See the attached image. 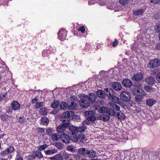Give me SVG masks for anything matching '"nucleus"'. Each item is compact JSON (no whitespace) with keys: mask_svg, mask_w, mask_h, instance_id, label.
I'll use <instances>...</instances> for the list:
<instances>
[{"mask_svg":"<svg viewBox=\"0 0 160 160\" xmlns=\"http://www.w3.org/2000/svg\"><path fill=\"white\" fill-rule=\"evenodd\" d=\"M81 85L79 84L75 85L72 87H70L65 89L66 96L68 97L69 100H78V98L75 95H71L73 94V92H76L81 88Z\"/></svg>","mask_w":160,"mask_h":160,"instance_id":"nucleus-1","label":"nucleus"},{"mask_svg":"<svg viewBox=\"0 0 160 160\" xmlns=\"http://www.w3.org/2000/svg\"><path fill=\"white\" fill-rule=\"evenodd\" d=\"M74 111H67L64 112L61 116L60 120L63 123H69L71 120V117H73L74 115Z\"/></svg>","mask_w":160,"mask_h":160,"instance_id":"nucleus-2","label":"nucleus"},{"mask_svg":"<svg viewBox=\"0 0 160 160\" xmlns=\"http://www.w3.org/2000/svg\"><path fill=\"white\" fill-rule=\"evenodd\" d=\"M133 93L136 95V100H141L146 94L145 92L141 89H135L133 90Z\"/></svg>","mask_w":160,"mask_h":160,"instance_id":"nucleus-3","label":"nucleus"},{"mask_svg":"<svg viewBox=\"0 0 160 160\" xmlns=\"http://www.w3.org/2000/svg\"><path fill=\"white\" fill-rule=\"evenodd\" d=\"M98 112L101 113H105L108 114L110 116H113L116 114L114 110L110 109L106 107H102L98 109Z\"/></svg>","mask_w":160,"mask_h":160,"instance_id":"nucleus-4","label":"nucleus"},{"mask_svg":"<svg viewBox=\"0 0 160 160\" xmlns=\"http://www.w3.org/2000/svg\"><path fill=\"white\" fill-rule=\"evenodd\" d=\"M65 88H57L54 90L53 92V97L55 98L54 100H56V99H61V93L65 92Z\"/></svg>","mask_w":160,"mask_h":160,"instance_id":"nucleus-5","label":"nucleus"},{"mask_svg":"<svg viewBox=\"0 0 160 160\" xmlns=\"http://www.w3.org/2000/svg\"><path fill=\"white\" fill-rule=\"evenodd\" d=\"M160 66V60L158 58H155L149 61L148 67L150 68H157Z\"/></svg>","mask_w":160,"mask_h":160,"instance_id":"nucleus-6","label":"nucleus"},{"mask_svg":"<svg viewBox=\"0 0 160 160\" xmlns=\"http://www.w3.org/2000/svg\"><path fill=\"white\" fill-rule=\"evenodd\" d=\"M69 125L70 124L69 123H62L57 127V131L60 133L64 132L68 129Z\"/></svg>","mask_w":160,"mask_h":160,"instance_id":"nucleus-7","label":"nucleus"},{"mask_svg":"<svg viewBox=\"0 0 160 160\" xmlns=\"http://www.w3.org/2000/svg\"><path fill=\"white\" fill-rule=\"evenodd\" d=\"M40 90L35 91L32 95V100H42V92Z\"/></svg>","mask_w":160,"mask_h":160,"instance_id":"nucleus-8","label":"nucleus"},{"mask_svg":"<svg viewBox=\"0 0 160 160\" xmlns=\"http://www.w3.org/2000/svg\"><path fill=\"white\" fill-rule=\"evenodd\" d=\"M85 114L88 117L87 119L88 121L93 122L96 120V118L92 111H86Z\"/></svg>","mask_w":160,"mask_h":160,"instance_id":"nucleus-9","label":"nucleus"},{"mask_svg":"<svg viewBox=\"0 0 160 160\" xmlns=\"http://www.w3.org/2000/svg\"><path fill=\"white\" fill-rule=\"evenodd\" d=\"M67 34V31L63 29L60 30L58 32V37L61 41L65 39Z\"/></svg>","mask_w":160,"mask_h":160,"instance_id":"nucleus-10","label":"nucleus"},{"mask_svg":"<svg viewBox=\"0 0 160 160\" xmlns=\"http://www.w3.org/2000/svg\"><path fill=\"white\" fill-rule=\"evenodd\" d=\"M120 98L121 100H130L131 98L130 93L126 91H123L121 94Z\"/></svg>","mask_w":160,"mask_h":160,"instance_id":"nucleus-11","label":"nucleus"},{"mask_svg":"<svg viewBox=\"0 0 160 160\" xmlns=\"http://www.w3.org/2000/svg\"><path fill=\"white\" fill-rule=\"evenodd\" d=\"M15 150V149L13 147H10L2 152L1 154L2 156L4 157L6 155L13 152Z\"/></svg>","mask_w":160,"mask_h":160,"instance_id":"nucleus-12","label":"nucleus"},{"mask_svg":"<svg viewBox=\"0 0 160 160\" xmlns=\"http://www.w3.org/2000/svg\"><path fill=\"white\" fill-rule=\"evenodd\" d=\"M60 139L63 142L66 143H69L71 140L69 136L65 134H63L61 136Z\"/></svg>","mask_w":160,"mask_h":160,"instance_id":"nucleus-13","label":"nucleus"},{"mask_svg":"<svg viewBox=\"0 0 160 160\" xmlns=\"http://www.w3.org/2000/svg\"><path fill=\"white\" fill-rule=\"evenodd\" d=\"M114 92L112 88H106L105 89L103 93L104 95H106L109 97H111L113 95H114Z\"/></svg>","mask_w":160,"mask_h":160,"instance_id":"nucleus-14","label":"nucleus"},{"mask_svg":"<svg viewBox=\"0 0 160 160\" xmlns=\"http://www.w3.org/2000/svg\"><path fill=\"white\" fill-rule=\"evenodd\" d=\"M143 78V74L142 73H138L134 75L132 77L133 80L138 81L142 80Z\"/></svg>","mask_w":160,"mask_h":160,"instance_id":"nucleus-15","label":"nucleus"},{"mask_svg":"<svg viewBox=\"0 0 160 160\" xmlns=\"http://www.w3.org/2000/svg\"><path fill=\"white\" fill-rule=\"evenodd\" d=\"M122 84L125 87L130 88L132 86V84L131 81L130 80L125 79L122 81Z\"/></svg>","mask_w":160,"mask_h":160,"instance_id":"nucleus-16","label":"nucleus"},{"mask_svg":"<svg viewBox=\"0 0 160 160\" xmlns=\"http://www.w3.org/2000/svg\"><path fill=\"white\" fill-rule=\"evenodd\" d=\"M12 108L14 110L19 109L20 108V103L17 101H13L11 104Z\"/></svg>","mask_w":160,"mask_h":160,"instance_id":"nucleus-17","label":"nucleus"},{"mask_svg":"<svg viewBox=\"0 0 160 160\" xmlns=\"http://www.w3.org/2000/svg\"><path fill=\"white\" fill-rule=\"evenodd\" d=\"M145 81L148 84L150 85L153 84L156 82L155 78L152 77H149L146 78Z\"/></svg>","mask_w":160,"mask_h":160,"instance_id":"nucleus-18","label":"nucleus"},{"mask_svg":"<svg viewBox=\"0 0 160 160\" xmlns=\"http://www.w3.org/2000/svg\"><path fill=\"white\" fill-rule=\"evenodd\" d=\"M122 87L121 84L117 82L113 83L112 84V87L113 89L116 91L120 90L122 88Z\"/></svg>","mask_w":160,"mask_h":160,"instance_id":"nucleus-19","label":"nucleus"},{"mask_svg":"<svg viewBox=\"0 0 160 160\" xmlns=\"http://www.w3.org/2000/svg\"><path fill=\"white\" fill-rule=\"evenodd\" d=\"M79 102L80 106L84 108L88 107L90 104L88 101H79Z\"/></svg>","mask_w":160,"mask_h":160,"instance_id":"nucleus-20","label":"nucleus"},{"mask_svg":"<svg viewBox=\"0 0 160 160\" xmlns=\"http://www.w3.org/2000/svg\"><path fill=\"white\" fill-rule=\"evenodd\" d=\"M32 156L34 158L37 157L39 158H41L43 157V155L41 152L39 151H36L33 152Z\"/></svg>","mask_w":160,"mask_h":160,"instance_id":"nucleus-21","label":"nucleus"},{"mask_svg":"<svg viewBox=\"0 0 160 160\" xmlns=\"http://www.w3.org/2000/svg\"><path fill=\"white\" fill-rule=\"evenodd\" d=\"M40 92H42V98L44 100L47 99L48 97V95H47L48 93L49 92V91L47 89H44L42 90H41Z\"/></svg>","mask_w":160,"mask_h":160,"instance_id":"nucleus-22","label":"nucleus"},{"mask_svg":"<svg viewBox=\"0 0 160 160\" xmlns=\"http://www.w3.org/2000/svg\"><path fill=\"white\" fill-rule=\"evenodd\" d=\"M87 154L89 157L91 158H93L96 156V153L95 151L92 149L88 151Z\"/></svg>","mask_w":160,"mask_h":160,"instance_id":"nucleus-23","label":"nucleus"},{"mask_svg":"<svg viewBox=\"0 0 160 160\" xmlns=\"http://www.w3.org/2000/svg\"><path fill=\"white\" fill-rule=\"evenodd\" d=\"M115 102H110L109 103V104L110 105V106L113 108L116 111H119L120 108L118 105L115 103Z\"/></svg>","mask_w":160,"mask_h":160,"instance_id":"nucleus-24","label":"nucleus"},{"mask_svg":"<svg viewBox=\"0 0 160 160\" xmlns=\"http://www.w3.org/2000/svg\"><path fill=\"white\" fill-rule=\"evenodd\" d=\"M68 104L66 102H62L60 105V108L61 109H68Z\"/></svg>","mask_w":160,"mask_h":160,"instance_id":"nucleus-25","label":"nucleus"},{"mask_svg":"<svg viewBox=\"0 0 160 160\" xmlns=\"http://www.w3.org/2000/svg\"><path fill=\"white\" fill-rule=\"evenodd\" d=\"M69 129L72 132V134H74L78 132L77 127L73 125L69 126Z\"/></svg>","mask_w":160,"mask_h":160,"instance_id":"nucleus-26","label":"nucleus"},{"mask_svg":"<svg viewBox=\"0 0 160 160\" xmlns=\"http://www.w3.org/2000/svg\"><path fill=\"white\" fill-rule=\"evenodd\" d=\"M78 96L80 100H87L88 98V96L83 93L79 94Z\"/></svg>","mask_w":160,"mask_h":160,"instance_id":"nucleus-27","label":"nucleus"},{"mask_svg":"<svg viewBox=\"0 0 160 160\" xmlns=\"http://www.w3.org/2000/svg\"><path fill=\"white\" fill-rule=\"evenodd\" d=\"M88 150L85 148H81L78 150L79 153L82 155L87 154Z\"/></svg>","mask_w":160,"mask_h":160,"instance_id":"nucleus-28","label":"nucleus"},{"mask_svg":"<svg viewBox=\"0 0 160 160\" xmlns=\"http://www.w3.org/2000/svg\"><path fill=\"white\" fill-rule=\"evenodd\" d=\"M51 137L54 141H58L61 138V136L58 133H53Z\"/></svg>","mask_w":160,"mask_h":160,"instance_id":"nucleus-29","label":"nucleus"},{"mask_svg":"<svg viewBox=\"0 0 160 160\" xmlns=\"http://www.w3.org/2000/svg\"><path fill=\"white\" fill-rule=\"evenodd\" d=\"M48 110L46 108H42L40 109L39 112L43 115H46L48 112Z\"/></svg>","mask_w":160,"mask_h":160,"instance_id":"nucleus-30","label":"nucleus"},{"mask_svg":"<svg viewBox=\"0 0 160 160\" xmlns=\"http://www.w3.org/2000/svg\"><path fill=\"white\" fill-rule=\"evenodd\" d=\"M78 107V105L75 103L74 102V101L71 102V104L69 105L68 109H71L72 110L75 109Z\"/></svg>","mask_w":160,"mask_h":160,"instance_id":"nucleus-31","label":"nucleus"},{"mask_svg":"<svg viewBox=\"0 0 160 160\" xmlns=\"http://www.w3.org/2000/svg\"><path fill=\"white\" fill-rule=\"evenodd\" d=\"M117 116L119 119L121 120H124L125 118V115L121 112V111L119 112L117 114Z\"/></svg>","mask_w":160,"mask_h":160,"instance_id":"nucleus-32","label":"nucleus"},{"mask_svg":"<svg viewBox=\"0 0 160 160\" xmlns=\"http://www.w3.org/2000/svg\"><path fill=\"white\" fill-rule=\"evenodd\" d=\"M41 121L42 124L44 125H47L49 122V120L48 118L45 117H43L41 119Z\"/></svg>","mask_w":160,"mask_h":160,"instance_id":"nucleus-33","label":"nucleus"},{"mask_svg":"<svg viewBox=\"0 0 160 160\" xmlns=\"http://www.w3.org/2000/svg\"><path fill=\"white\" fill-rule=\"evenodd\" d=\"M59 105V101H54L53 103L51 105V107L53 108H57Z\"/></svg>","mask_w":160,"mask_h":160,"instance_id":"nucleus-34","label":"nucleus"},{"mask_svg":"<svg viewBox=\"0 0 160 160\" xmlns=\"http://www.w3.org/2000/svg\"><path fill=\"white\" fill-rule=\"evenodd\" d=\"M57 152V150L54 149H52L47 150L45 151V152L46 154L51 155L54 153H56Z\"/></svg>","mask_w":160,"mask_h":160,"instance_id":"nucleus-35","label":"nucleus"},{"mask_svg":"<svg viewBox=\"0 0 160 160\" xmlns=\"http://www.w3.org/2000/svg\"><path fill=\"white\" fill-rule=\"evenodd\" d=\"M86 128V126L84 125H82L79 127H77L78 132L82 133L83 132Z\"/></svg>","mask_w":160,"mask_h":160,"instance_id":"nucleus-36","label":"nucleus"},{"mask_svg":"<svg viewBox=\"0 0 160 160\" xmlns=\"http://www.w3.org/2000/svg\"><path fill=\"white\" fill-rule=\"evenodd\" d=\"M61 155L62 156L63 159L64 158L65 159L67 160L69 158L70 154L64 151L62 153V155Z\"/></svg>","mask_w":160,"mask_h":160,"instance_id":"nucleus-37","label":"nucleus"},{"mask_svg":"<svg viewBox=\"0 0 160 160\" xmlns=\"http://www.w3.org/2000/svg\"><path fill=\"white\" fill-rule=\"evenodd\" d=\"M44 104V102H37L35 104L36 108L38 109L42 107Z\"/></svg>","mask_w":160,"mask_h":160,"instance_id":"nucleus-38","label":"nucleus"},{"mask_svg":"<svg viewBox=\"0 0 160 160\" xmlns=\"http://www.w3.org/2000/svg\"><path fill=\"white\" fill-rule=\"evenodd\" d=\"M96 94L98 97L101 98H104L105 97L104 93L103 94L102 91L101 90H98L96 92Z\"/></svg>","mask_w":160,"mask_h":160,"instance_id":"nucleus-39","label":"nucleus"},{"mask_svg":"<svg viewBox=\"0 0 160 160\" xmlns=\"http://www.w3.org/2000/svg\"><path fill=\"white\" fill-rule=\"evenodd\" d=\"M96 96L94 93L90 94L88 96V100H95L96 99Z\"/></svg>","mask_w":160,"mask_h":160,"instance_id":"nucleus-40","label":"nucleus"},{"mask_svg":"<svg viewBox=\"0 0 160 160\" xmlns=\"http://www.w3.org/2000/svg\"><path fill=\"white\" fill-rule=\"evenodd\" d=\"M78 140H80V141L81 142H83L86 140V137L84 134H80L78 137Z\"/></svg>","mask_w":160,"mask_h":160,"instance_id":"nucleus-41","label":"nucleus"},{"mask_svg":"<svg viewBox=\"0 0 160 160\" xmlns=\"http://www.w3.org/2000/svg\"><path fill=\"white\" fill-rule=\"evenodd\" d=\"M46 132L49 136H51L53 134L52 133L53 129L52 128H48L46 130Z\"/></svg>","mask_w":160,"mask_h":160,"instance_id":"nucleus-42","label":"nucleus"},{"mask_svg":"<svg viewBox=\"0 0 160 160\" xmlns=\"http://www.w3.org/2000/svg\"><path fill=\"white\" fill-rule=\"evenodd\" d=\"M144 11L142 9L138 10L135 11L133 13L134 14L136 15H140L142 14Z\"/></svg>","mask_w":160,"mask_h":160,"instance_id":"nucleus-43","label":"nucleus"},{"mask_svg":"<svg viewBox=\"0 0 160 160\" xmlns=\"http://www.w3.org/2000/svg\"><path fill=\"white\" fill-rule=\"evenodd\" d=\"M155 102V101H146V103L149 106L151 107L153 105Z\"/></svg>","mask_w":160,"mask_h":160,"instance_id":"nucleus-44","label":"nucleus"},{"mask_svg":"<svg viewBox=\"0 0 160 160\" xmlns=\"http://www.w3.org/2000/svg\"><path fill=\"white\" fill-rule=\"evenodd\" d=\"M144 89L147 92H151L153 90V88H151L148 86H145L144 87Z\"/></svg>","mask_w":160,"mask_h":160,"instance_id":"nucleus-45","label":"nucleus"},{"mask_svg":"<svg viewBox=\"0 0 160 160\" xmlns=\"http://www.w3.org/2000/svg\"><path fill=\"white\" fill-rule=\"evenodd\" d=\"M102 120L103 121H108L110 119V117L109 115H104L102 118Z\"/></svg>","mask_w":160,"mask_h":160,"instance_id":"nucleus-46","label":"nucleus"},{"mask_svg":"<svg viewBox=\"0 0 160 160\" xmlns=\"http://www.w3.org/2000/svg\"><path fill=\"white\" fill-rule=\"evenodd\" d=\"M1 117L2 119L3 120H6L8 118V115L5 113L2 114Z\"/></svg>","mask_w":160,"mask_h":160,"instance_id":"nucleus-47","label":"nucleus"},{"mask_svg":"<svg viewBox=\"0 0 160 160\" xmlns=\"http://www.w3.org/2000/svg\"><path fill=\"white\" fill-rule=\"evenodd\" d=\"M47 147L48 145L47 144L42 145L38 148V150L39 151H42L46 148Z\"/></svg>","mask_w":160,"mask_h":160,"instance_id":"nucleus-48","label":"nucleus"},{"mask_svg":"<svg viewBox=\"0 0 160 160\" xmlns=\"http://www.w3.org/2000/svg\"><path fill=\"white\" fill-rule=\"evenodd\" d=\"M128 0H120L119 3L122 5H125L128 4Z\"/></svg>","mask_w":160,"mask_h":160,"instance_id":"nucleus-49","label":"nucleus"},{"mask_svg":"<svg viewBox=\"0 0 160 160\" xmlns=\"http://www.w3.org/2000/svg\"><path fill=\"white\" fill-rule=\"evenodd\" d=\"M72 141L74 142H77L78 140V138L77 135H73L71 139Z\"/></svg>","mask_w":160,"mask_h":160,"instance_id":"nucleus-50","label":"nucleus"},{"mask_svg":"<svg viewBox=\"0 0 160 160\" xmlns=\"http://www.w3.org/2000/svg\"><path fill=\"white\" fill-rule=\"evenodd\" d=\"M55 146L58 149H61L62 148L63 146L60 143H55Z\"/></svg>","mask_w":160,"mask_h":160,"instance_id":"nucleus-51","label":"nucleus"},{"mask_svg":"<svg viewBox=\"0 0 160 160\" xmlns=\"http://www.w3.org/2000/svg\"><path fill=\"white\" fill-rule=\"evenodd\" d=\"M7 93H0V97L1 99H6L7 97Z\"/></svg>","mask_w":160,"mask_h":160,"instance_id":"nucleus-52","label":"nucleus"},{"mask_svg":"<svg viewBox=\"0 0 160 160\" xmlns=\"http://www.w3.org/2000/svg\"><path fill=\"white\" fill-rule=\"evenodd\" d=\"M98 1V0H88V4L89 5L93 4L95 3Z\"/></svg>","mask_w":160,"mask_h":160,"instance_id":"nucleus-53","label":"nucleus"},{"mask_svg":"<svg viewBox=\"0 0 160 160\" xmlns=\"http://www.w3.org/2000/svg\"><path fill=\"white\" fill-rule=\"evenodd\" d=\"M74 147L73 146L69 145L67 147V149L70 151H74Z\"/></svg>","mask_w":160,"mask_h":160,"instance_id":"nucleus-54","label":"nucleus"},{"mask_svg":"<svg viewBox=\"0 0 160 160\" xmlns=\"http://www.w3.org/2000/svg\"><path fill=\"white\" fill-rule=\"evenodd\" d=\"M25 119L24 117H20L19 119V121L20 123H23L25 121Z\"/></svg>","mask_w":160,"mask_h":160,"instance_id":"nucleus-55","label":"nucleus"},{"mask_svg":"<svg viewBox=\"0 0 160 160\" xmlns=\"http://www.w3.org/2000/svg\"><path fill=\"white\" fill-rule=\"evenodd\" d=\"M158 71L157 69H155L152 71H151V74L153 75H155L156 74H158L157 73L158 72Z\"/></svg>","mask_w":160,"mask_h":160,"instance_id":"nucleus-56","label":"nucleus"},{"mask_svg":"<svg viewBox=\"0 0 160 160\" xmlns=\"http://www.w3.org/2000/svg\"><path fill=\"white\" fill-rule=\"evenodd\" d=\"M73 157L76 160H79L81 158L80 155L78 154H74Z\"/></svg>","mask_w":160,"mask_h":160,"instance_id":"nucleus-57","label":"nucleus"},{"mask_svg":"<svg viewBox=\"0 0 160 160\" xmlns=\"http://www.w3.org/2000/svg\"><path fill=\"white\" fill-rule=\"evenodd\" d=\"M102 101H97L95 104V106L96 107H99L102 105Z\"/></svg>","mask_w":160,"mask_h":160,"instance_id":"nucleus-58","label":"nucleus"},{"mask_svg":"<svg viewBox=\"0 0 160 160\" xmlns=\"http://www.w3.org/2000/svg\"><path fill=\"white\" fill-rule=\"evenodd\" d=\"M156 79L158 82L160 83V73H158L156 77Z\"/></svg>","mask_w":160,"mask_h":160,"instance_id":"nucleus-59","label":"nucleus"},{"mask_svg":"<svg viewBox=\"0 0 160 160\" xmlns=\"http://www.w3.org/2000/svg\"><path fill=\"white\" fill-rule=\"evenodd\" d=\"M151 2L153 3H157L160 2V0H149Z\"/></svg>","mask_w":160,"mask_h":160,"instance_id":"nucleus-60","label":"nucleus"},{"mask_svg":"<svg viewBox=\"0 0 160 160\" xmlns=\"http://www.w3.org/2000/svg\"><path fill=\"white\" fill-rule=\"evenodd\" d=\"M78 30V31L81 32H84L85 31V29L84 27L82 26L79 28Z\"/></svg>","mask_w":160,"mask_h":160,"instance_id":"nucleus-61","label":"nucleus"},{"mask_svg":"<svg viewBox=\"0 0 160 160\" xmlns=\"http://www.w3.org/2000/svg\"><path fill=\"white\" fill-rule=\"evenodd\" d=\"M38 131L41 133H43L45 131L44 128H38Z\"/></svg>","mask_w":160,"mask_h":160,"instance_id":"nucleus-62","label":"nucleus"},{"mask_svg":"<svg viewBox=\"0 0 160 160\" xmlns=\"http://www.w3.org/2000/svg\"><path fill=\"white\" fill-rule=\"evenodd\" d=\"M118 44V42L116 40H115L112 44V46L113 47H116Z\"/></svg>","mask_w":160,"mask_h":160,"instance_id":"nucleus-63","label":"nucleus"},{"mask_svg":"<svg viewBox=\"0 0 160 160\" xmlns=\"http://www.w3.org/2000/svg\"><path fill=\"white\" fill-rule=\"evenodd\" d=\"M12 109L11 108L7 107V112L9 113V112H12Z\"/></svg>","mask_w":160,"mask_h":160,"instance_id":"nucleus-64","label":"nucleus"}]
</instances>
